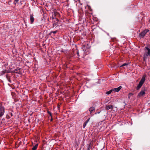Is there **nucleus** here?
Here are the masks:
<instances>
[{"mask_svg":"<svg viewBox=\"0 0 150 150\" xmlns=\"http://www.w3.org/2000/svg\"><path fill=\"white\" fill-rule=\"evenodd\" d=\"M144 31L145 32H146V33L148 32L149 31V30L148 29H146V30H145Z\"/></svg>","mask_w":150,"mask_h":150,"instance_id":"24","label":"nucleus"},{"mask_svg":"<svg viewBox=\"0 0 150 150\" xmlns=\"http://www.w3.org/2000/svg\"><path fill=\"white\" fill-rule=\"evenodd\" d=\"M86 125V123H84L83 124V128H84L85 127Z\"/></svg>","mask_w":150,"mask_h":150,"instance_id":"25","label":"nucleus"},{"mask_svg":"<svg viewBox=\"0 0 150 150\" xmlns=\"http://www.w3.org/2000/svg\"><path fill=\"white\" fill-rule=\"evenodd\" d=\"M52 120H53V119H52V117H51V119L50 120V121L51 122H52Z\"/></svg>","mask_w":150,"mask_h":150,"instance_id":"32","label":"nucleus"},{"mask_svg":"<svg viewBox=\"0 0 150 150\" xmlns=\"http://www.w3.org/2000/svg\"><path fill=\"white\" fill-rule=\"evenodd\" d=\"M113 108V106L112 105H109L106 106L105 109L106 110H108L110 109H112Z\"/></svg>","mask_w":150,"mask_h":150,"instance_id":"9","label":"nucleus"},{"mask_svg":"<svg viewBox=\"0 0 150 150\" xmlns=\"http://www.w3.org/2000/svg\"><path fill=\"white\" fill-rule=\"evenodd\" d=\"M127 65H128V64L127 63H125L123 64L120 67H123V66Z\"/></svg>","mask_w":150,"mask_h":150,"instance_id":"21","label":"nucleus"},{"mask_svg":"<svg viewBox=\"0 0 150 150\" xmlns=\"http://www.w3.org/2000/svg\"><path fill=\"white\" fill-rule=\"evenodd\" d=\"M5 108L4 106L1 105L0 106V118L2 117L4 114Z\"/></svg>","mask_w":150,"mask_h":150,"instance_id":"2","label":"nucleus"},{"mask_svg":"<svg viewBox=\"0 0 150 150\" xmlns=\"http://www.w3.org/2000/svg\"><path fill=\"white\" fill-rule=\"evenodd\" d=\"M146 34V32H145L144 30L139 35L140 37L142 38H143L145 35Z\"/></svg>","mask_w":150,"mask_h":150,"instance_id":"8","label":"nucleus"},{"mask_svg":"<svg viewBox=\"0 0 150 150\" xmlns=\"http://www.w3.org/2000/svg\"><path fill=\"white\" fill-rule=\"evenodd\" d=\"M6 117L7 119H9L11 117L9 116L8 115H6Z\"/></svg>","mask_w":150,"mask_h":150,"instance_id":"22","label":"nucleus"},{"mask_svg":"<svg viewBox=\"0 0 150 150\" xmlns=\"http://www.w3.org/2000/svg\"><path fill=\"white\" fill-rule=\"evenodd\" d=\"M88 9L90 10L91 11H92V9L89 6H88Z\"/></svg>","mask_w":150,"mask_h":150,"instance_id":"27","label":"nucleus"},{"mask_svg":"<svg viewBox=\"0 0 150 150\" xmlns=\"http://www.w3.org/2000/svg\"><path fill=\"white\" fill-rule=\"evenodd\" d=\"M6 73H13V71H8L7 70H6Z\"/></svg>","mask_w":150,"mask_h":150,"instance_id":"19","label":"nucleus"},{"mask_svg":"<svg viewBox=\"0 0 150 150\" xmlns=\"http://www.w3.org/2000/svg\"><path fill=\"white\" fill-rule=\"evenodd\" d=\"M112 91H113L112 89H111L108 91H107L106 92V94H108V95H109V94H110Z\"/></svg>","mask_w":150,"mask_h":150,"instance_id":"16","label":"nucleus"},{"mask_svg":"<svg viewBox=\"0 0 150 150\" xmlns=\"http://www.w3.org/2000/svg\"><path fill=\"white\" fill-rule=\"evenodd\" d=\"M145 48L147 50V56H150V49L147 47H146Z\"/></svg>","mask_w":150,"mask_h":150,"instance_id":"12","label":"nucleus"},{"mask_svg":"<svg viewBox=\"0 0 150 150\" xmlns=\"http://www.w3.org/2000/svg\"><path fill=\"white\" fill-rule=\"evenodd\" d=\"M100 112H96V113H95V114H97V113H100Z\"/></svg>","mask_w":150,"mask_h":150,"instance_id":"33","label":"nucleus"},{"mask_svg":"<svg viewBox=\"0 0 150 150\" xmlns=\"http://www.w3.org/2000/svg\"><path fill=\"white\" fill-rule=\"evenodd\" d=\"M91 146L90 144L88 146V148L87 150H90V147Z\"/></svg>","mask_w":150,"mask_h":150,"instance_id":"26","label":"nucleus"},{"mask_svg":"<svg viewBox=\"0 0 150 150\" xmlns=\"http://www.w3.org/2000/svg\"><path fill=\"white\" fill-rule=\"evenodd\" d=\"M38 146V144H37L32 148V150H36Z\"/></svg>","mask_w":150,"mask_h":150,"instance_id":"13","label":"nucleus"},{"mask_svg":"<svg viewBox=\"0 0 150 150\" xmlns=\"http://www.w3.org/2000/svg\"><path fill=\"white\" fill-rule=\"evenodd\" d=\"M6 77L7 78V79L8 81L10 83H11V81L10 78V77L9 76H8L7 75H6Z\"/></svg>","mask_w":150,"mask_h":150,"instance_id":"15","label":"nucleus"},{"mask_svg":"<svg viewBox=\"0 0 150 150\" xmlns=\"http://www.w3.org/2000/svg\"><path fill=\"white\" fill-rule=\"evenodd\" d=\"M90 118H88L87 120L86 121H88H88H89V120H90Z\"/></svg>","mask_w":150,"mask_h":150,"instance_id":"31","label":"nucleus"},{"mask_svg":"<svg viewBox=\"0 0 150 150\" xmlns=\"http://www.w3.org/2000/svg\"><path fill=\"white\" fill-rule=\"evenodd\" d=\"M122 88V86H120L119 87L117 88H115L113 89H112L113 91L117 92H118Z\"/></svg>","mask_w":150,"mask_h":150,"instance_id":"10","label":"nucleus"},{"mask_svg":"<svg viewBox=\"0 0 150 150\" xmlns=\"http://www.w3.org/2000/svg\"><path fill=\"white\" fill-rule=\"evenodd\" d=\"M145 77L146 75H144L142 78V79L139 83L138 86L136 88V89L137 90L139 89L142 87L144 83V82L145 80Z\"/></svg>","mask_w":150,"mask_h":150,"instance_id":"1","label":"nucleus"},{"mask_svg":"<svg viewBox=\"0 0 150 150\" xmlns=\"http://www.w3.org/2000/svg\"><path fill=\"white\" fill-rule=\"evenodd\" d=\"M15 1H16V3H17L18 1L19 0H14Z\"/></svg>","mask_w":150,"mask_h":150,"instance_id":"28","label":"nucleus"},{"mask_svg":"<svg viewBox=\"0 0 150 150\" xmlns=\"http://www.w3.org/2000/svg\"><path fill=\"white\" fill-rule=\"evenodd\" d=\"M47 113H48L49 115H50V116L51 117H52V114L51 112L49 111H47Z\"/></svg>","mask_w":150,"mask_h":150,"instance_id":"17","label":"nucleus"},{"mask_svg":"<svg viewBox=\"0 0 150 150\" xmlns=\"http://www.w3.org/2000/svg\"><path fill=\"white\" fill-rule=\"evenodd\" d=\"M133 95V94L132 93H129L128 95V98H129L130 96H131L132 95Z\"/></svg>","mask_w":150,"mask_h":150,"instance_id":"18","label":"nucleus"},{"mask_svg":"<svg viewBox=\"0 0 150 150\" xmlns=\"http://www.w3.org/2000/svg\"><path fill=\"white\" fill-rule=\"evenodd\" d=\"M58 32L57 30L54 31H51L50 33H49V35L54 36V34Z\"/></svg>","mask_w":150,"mask_h":150,"instance_id":"5","label":"nucleus"},{"mask_svg":"<svg viewBox=\"0 0 150 150\" xmlns=\"http://www.w3.org/2000/svg\"><path fill=\"white\" fill-rule=\"evenodd\" d=\"M95 109V108L93 107H91L89 108V110L90 112V114L91 115L92 113L94 112Z\"/></svg>","mask_w":150,"mask_h":150,"instance_id":"6","label":"nucleus"},{"mask_svg":"<svg viewBox=\"0 0 150 150\" xmlns=\"http://www.w3.org/2000/svg\"><path fill=\"white\" fill-rule=\"evenodd\" d=\"M145 90H141L137 95V97H140L145 95Z\"/></svg>","mask_w":150,"mask_h":150,"instance_id":"4","label":"nucleus"},{"mask_svg":"<svg viewBox=\"0 0 150 150\" xmlns=\"http://www.w3.org/2000/svg\"><path fill=\"white\" fill-rule=\"evenodd\" d=\"M61 104V103H58L57 104V108H58V109H59H59H60V106Z\"/></svg>","mask_w":150,"mask_h":150,"instance_id":"20","label":"nucleus"},{"mask_svg":"<svg viewBox=\"0 0 150 150\" xmlns=\"http://www.w3.org/2000/svg\"><path fill=\"white\" fill-rule=\"evenodd\" d=\"M88 123V121H86L84 122V123H86V124H87Z\"/></svg>","mask_w":150,"mask_h":150,"instance_id":"30","label":"nucleus"},{"mask_svg":"<svg viewBox=\"0 0 150 150\" xmlns=\"http://www.w3.org/2000/svg\"><path fill=\"white\" fill-rule=\"evenodd\" d=\"M77 54L78 55V56H79V52L78 51H77Z\"/></svg>","mask_w":150,"mask_h":150,"instance_id":"29","label":"nucleus"},{"mask_svg":"<svg viewBox=\"0 0 150 150\" xmlns=\"http://www.w3.org/2000/svg\"><path fill=\"white\" fill-rule=\"evenodd\" d=\"M30 20L31 24H32L33 23L34 21V18L33 14H30Z\"/></svg>","mask_w":150,"mask_h":150,"instance_id":"7","label":"nucleus"},{"mask_svg":"<svg viewBox=\"0 0 150 150\" xmlns=\"http://www.w3.org/2000/svg\"><path fill=\"white\" fill-rule=\"evenodd\" d=\"M6 73V70H5L0 73V75H2Z\"/></svg>","mask_w":150,"mask_h":150,"instance_id":"14","label":"nucleus"},{"mask_svg":"<svg viewBox=\"0 0 150 150\" xmlns=\"http://www.w3.org/2000/svg\"><path fill=\"white\" fill-rule=\"evenodd\" d=\"M52 19H54V22L53 23V27L57 26L58 25V19L57 18H56L55 17H53V16L52 17Z\"/></svg>","mask_w":150,"mask_h":150,"instance_id":"3","label":"nucleus"},{"mask_svg":"<svg viewBox=\"0 0 150 150\" xmlns=\"http://www.w3.org/2000/svg\"><path fill=\"white\" fill-rule=\"evenodd\" d=\"M20 69H19L17 68L16 69L14 70L13 71V73H18L19 74V70Z\"/></svg>","mask_w":150,"mask_h":150,"instance_id":"11","label":"nucleus"},{"mask_svg":"<svg viewBox=\"0 0 150 150\" xmlns=\"http://www.w3.org/2000/svg\"><path fill=\"white\" fill-rule=\"evenodd\" d=\"M12 112H13V110H12L11 111V112L10 113H9V114L11 115L10 116L11 117L13 115V113H12Z\"/></svg>","mask_w":150,"mask_h":150,"instance_id":"23","label":"nucleus"}]
</instances>
